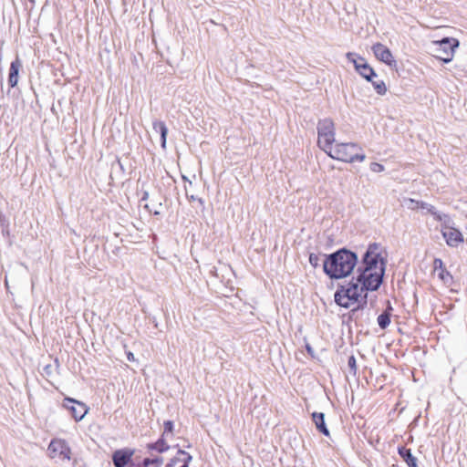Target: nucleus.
I'll return each instance as SVG.
<instances>
[{
  "label": "nucleus",
  "instance_id": "nucleus-1",
  "mask_svg": "<svg viewBox=\"0 0 467 467\" xmlns=\"http://www.w3.org/2000/svg\"><path fill=\"white\" fill-rule=\"evenodd\" d=\"M386 261L379 244H370L357 268V276L345 285H340L335 293V302L345 308L357 303L363 306L367 304L368 291L379 288L385 273Z\"/></svg>",
  "mask_w": 467,
  "mask_h": 467
},
{
  "label": "nucleus",
  "instance_id": "nucleus-2",
  "mask_svg": "<svg viewBox=\"0 0 467 467\" xmlns=\"http://www.w3.org/2000/svg\"><path fill=\"white\" fill-rule=\"evenodd\" d=\"M323 270L331 279H340L348 276L358 264L355 253L342 248L329 254L324 255Z\"/></svg>",
  "mask_w": 467,
  "mask_h": 467
},
{
  "label": "nucleus",
  "instance_id": "nucleus-3",
  "mask_svg": "<svg viewBox=\"0 0 467 467\" xmlns=\"http://www.w3.org/2000/svg\"><path fill=\"white\" fill-rule=\"evenodd\" d=\"M326 153L333 159L346 162L363 161L366 158L356 143H337L333 145Z\"/></svg>",
  "mask_w": 467,
  "mask_h": 467
},
{
  "label": "nucleus",
  "instance_id": "nucleus-4",
  "mask_svg": "<svg viewBox=\"0 0 467 467\" xmlns=\"http://www.w3.org/2000/svg\"><path fill=\"white\" fill-rule=\"evenodd\" d=\"M317 144L325 152L329 150L335 141V125L331 119H320L317 123Z\"/></svg>",
  "mask_w": 467,
  "mask_h": 467
},
{
  "label": "nucleus",
  "instance_id": "nucleus-5",
  "mask_svg": "<svg viewBox=\"0 0 467 467\" xmlns=\"http://www.w3.org/2000/svg\"><path fill=\"white\" fill-rule=\"evenodd\" d=\"M459 41L455 38L444 37L440 41L432 42V51L434 56L444 63L452 60L455 48L458 47Z\"/></svg>",
  "mask_w": 467,
  "mask_h": 467
},
{
  "label": "nucleus",
  "instance_id": "nucleus-6",
  "mask_svg": "<svg viewBox=\"0 0 467 467\" xmlns=\"http://www.w3.org/2000/svg\"><path fill=\"white\" fill-rule=\"evenodd\" d=\"M404 206L407 207V209L411 211H419L421 210L424 213H430L433 215L434 219L441 222L444 219H448V215L442 214L439 213L436 208L423 201L414 200L411 198H405L403 200Z\"/></svg>",
  "mask_w": 467,
  "mask_h": 467
},
{
  "label": "nucleus",
  "instance_id": "nucleus-7",
  "mask_svg": "<svg viewBox=\"0 0 467 467\" xmlns=\"http://www.w3.org/2000/svg\"><path fill=\"white\" fill-rule=\"evenodd\" d=\"M48 453L52 459H59L61 461H70L71 450L65 440L53 439L48 445Z\"/></svg>",
  "mask_w": 467,
  "mask_h": 467
},
{
  "label": "nucleus",
  "instance_id": "nucleus-8",
  "mask_svg": "<svg viewBox=\"0 0 467 467\" xmlns=\"http://www.w3.org/2000/svg\"><path fill=\"white\" fill-rule=\"evenodd\" d=\"M355 57L356 54L354 53L348 52L347 54L348 59L354 64L355 69L358 71V73L368 81H372V78L377 77L374 69L367 63L363 57H358L355 58Z\"/></svg>",
  "mask_w": 467,
  "mask_h": 467
},
{
  "label": "nucleus",
  "instance_id": "nucleus-9",
  "mask_svg": "<svg viewBox=\"0 0 467 467\" xmlns=\"http://www.w3.org/2000/svg\"><path fill=\"white\" fill-rule=\"evenodd\" d=\"M441 222L444 223V225L442 226L441 229V234L446 241V244L449 246L457 247L461 243L463 242V236L462 233L458 229L451 227L448 224L451 222L449 216L448 219L443 218Z\"/></svg>",
  "mask_w": 467,
  "mask_h": 467
},
{
  "label": "nucleus",
  "instance_id": "nucleus-10",
  "mask_svg": "<svg viewBox=\"0 0 467 467\" xmlns=\"http://www.w3.org/2000/svg\"><path fill=\"white\" fill-rule=\"evenodd\" d=\"M62 406L67 409L75 420H81L88 411V407L78 400L71 398H65Z\"/></svg>",
  "mask_w": 467,
  "mask_h": 467
},
{
  "label": "nucleus",
  "instance_id": "nucleus-11",
  "mask_svg": "<svg viewBox=\"0 0 467 467\" xmlns=\"http://www.w3.org/2000/svg\"><path fill=\"white\" fill-rule=\"evenodd\" d=\"M372 51L375 57L381 62L389 67H396L397 62L394 59L391 51L383 44L376 43L372 46Z\"/></svg>",
  "mask_w": 467,
  "mask_h": 467
},
{
  "label": "nucleus",
  "instance_id": "nucleus-12",
  "mask_svg": "<svg viewBox=\"0 0 467 467\" xmlns=\"http://www.w3.org/2000/svg\"><path fill=\"white\" fill-rule=\"evenodd\" d=\"M134 455V450L130 448H124L117 450L112 454V462L115 467H126L131 462L132 456Z\"/></svg>",
  "mask_w": 467,
  "mask_h": 467
},
{
  "label": "nucleus",
  "instance_id": "nucleus-13",
  "mask_svg": "<svg viewBox=\"0 0 467 467\" xmlns=\"http://www.w3.org/2000/svg\"><path fill=\"white\" fill-rule=\"evenodd\" d=\"M434 272L437 273L438 277L447 286H451L453 282V277L449 271L444 267L443 262L440 258L434 259L433 262Z\"/></svg>",
  "mask_w": 467,
  "mask_h": 467
},
{
  "label": "nucleus",
  "instance_id": "nucleus-14",
  "mask_svg": "<svg viewBox=\"0 0 467 467\" xmlns=\"http://www.w3.org/2000/svg\"><path fill=\"white\" fill-rule=\"evenodd\" d=\"M22 67V62L18 57H16L14 61L11 62L9 68V76H8V84L11 88H14L17 85L18 82V73L20 68Z\"/></svg>",
  "mask_w": 467,
  "mask_h": 467
},
{
  "label": "nucleus",
  "instance_id": "nucleus-15",
  "mask_svg": "<svg viewBox=\"0 0 467 467\" xmlns=\"http://www.w3.org/2000/svg\"><path fill=\"white\" fill-rule=\"evenodd\" d=\"M312 420L317 429L323 433L325 436H329V431L325 423V415L322 412H314L312 414Z\"/></svg>",
  "mask_w": 467,
  "mask_h": 467
},
{
  "label": "nucleus",
  "instance_id": "nucleus-16",
  "mask_svg": "<svg viewBox=\"0 0 467 467\" xmlns=\"http://www.w3.org/2000/svg\"><path fill=\"white\" fill-rule=\"evenodd\" d=\"M152 128L156 132H159L161 135V147L162 149L166 148V139L168 134V129L165 123L161 120H154L152 122Z\"/></svg>",
  "mask_w": 467,
  "mask_h": 467
},
{
  "label": "nucleus",
  "instance_id": "nucleus-17",
  "mask_svg": "<svg viewBox=\"0 0 467 467\" xmlns=\"http://www.w3.org/2000/svg\"><path fill=\"white\" fill-rule=\"evenodd\" d=\"M399 454L406 462L409 467H417V459L411 453L410 449L405 447L399 448Z\"/></svg>",
  "mask_w": 467,
  "mask_h": 467
},
{
  "label": "nucleus",
  "instance_id": "nucleus-18",
  "mask_svg": "<svg viewBox=\"0 0 467 467\" xmlns=\"http://www.w3.org/2000/svg\"><path fill=\"white\" fill-rule=\"evenodd\" d=\"M165 437H162L161 439H159L156 442L154 443H150L147 445L148 449L149 450H154L160 453L161 452H164L166 451L169 450L170 446L167 444L165 439Z\"/></svg>",
  "mask_w": 467,
  "mask_h": 467
},
{
  "label": "nucleus",
  "instance_id": "nucleus-19",
  "mask_svg": "<svg viewBox=\"0 0 467 467\" xmlns=\"http://www.w3.org/2000/svg\"><path fill=\"white\" fill-rule=\"evenodd\" d=\"M163 464L162 457H156L153 459L145 458L140 467H161Z\"/></svg>",
  "mask_w": 467,
  "mask_h": 467
},
{
  "label": "nucleus",
  "instance_id": "nucleus-20",
  "mask_svg": "<svg viewBox=\"0 0 467 467\" xmlns=\"http://www.w3.org/2000/svg\"><path fill=\"white\" fill-rule=\"evenodd\" d=\"M378 324L380 328H387L390 324V313L383 312L381 315H379L378 317Z\"/></svg>",
  "mask_w": 467,
  "mask_h": 467
},
{
  "label": "nucleus",
  "instance_id": "nucleus-21",
  "mask_svg": "<svg viewBox=\"0 0 467 467\" xmlns=\"http://www.w3.org/2000/svg\"><path fill=\"white\" fill-rule=\"evenodd\" d=\"M373 85L374 89L379 95H384L387 92V87L383 80H373L370 81Z\"/></svg>",
  "mask_w": 467,
  "mask_h": 467
},
{
  "label": "nucleus",
  "instance_id": "nucleus-22",
  "mask_svg": "<svg viewBox=\"0 0 467 467\" xmlns=\"http://www.w3.org/2000/svg\"><path fill=\"white\" fill-rule=\"evenodd\" d=\"M325 254H323L324 256ZM322 254L311 253L309 254V264L314 267L317 268L320 265Z\"/></svg>",
  "mask_w": 467,
  "mask_h": 467
},
{
  "label": "nucleus",
  "instance_id": "nucleus-23",
  "mask_svg": "<svg viewBox=\"0 0 467 467\" xmlns=\"http://www.w3.org/2000/svg\"><path fill=\"white\" fill-rule=\"evenodd\" d=\"M173 431V422L171 420H167L164 422V431L162 433V437H166L169 434L172 435Z\"/></svg>",
  "mask_w": 467,
  "mask_h": 467
},
{
  "label": "nucleus",
  "instance_id": "nucleus-24",
  "mask_svg": "<svg viewBox=\"0 0 467 467\" xmlns=\"http://www.w3.org/2000/svg\"><path fill=\"white\" fill-rule=\"evenodd\" d=\"M348 366L349 368L350 372L353 375H356L357 373V364H356V358L354 356H350L348 360Z\"/></svg>",
  "mask_w": 467,
  "mask_h": 467
},
{
  "label": "nucleus",
  "instance_id": "nucleus-25",
  "mask_svg": "<svg viewBox=\"0 0 467 467\" xmlns=\"http://www.w3.org/2000/svg\"><path fill=\"white\" fill-rule=\"evenodd\" d=\"M370 171H371V172H374V173H379V172L384 171V167L380 163L372 162L370 164Z\"/></svg>",
  "mask_w": 467,
  "mask_h": 467
},
{
  "label": "nucleus",
  "instance_id": "nucleus-26",
  "mask_svg": "<svg viewBox=\"0 0 467 467\" xmlns=\"http://www.w3.org/2000/svg\"><path fill=\"white\" fill-rule=\"evenodd\" d=\"M178 452L183 456V459L182 460L183 462V464L188 465L191 462V461L192 460V455H190L188 452H186L182 450H179Z\"/></svg>",
  "mask_w": 467,
  "mask_h": 467
},
{
  "label": "nucleus",
  "instance_id": "nucleus-27",
  "mask_svg": "<svg viewBox=\"0 0 467 467\" xmlns=\"http://www.w3.org/2000/svg\"><path fill=\"white\" fill-rule=\"evenodd\" d=\"M393 311V308H392V306L390 304L389 301L387 302V308L384 312H389L391 314V312Z\"/></svg>",
  "mask_w": 467,
  "mask_h": 467
},
{
  "label": "nucleus",
  "instance_id": "nucleus-28",
  "mask_svg": "<svg viewBox=\"0 0 467 467\" xmlns=\"http://www.w3.org/2000/svg\"><path fill=\"white\" fill-rule=\"evenodd\" d=\"M127 357H128V359L130 361H134L135 360L134 355L131 352L128 353Z\"/></svg>",
  "mask_w": 467,
  "mask_h": 467
},
{
  "label": "nucleus",
  "instance_id": "nucleus-29",
  "mask_svg": "<svg viewBox=\"0 0 467 467\" xmlns=\"http://www.w3.org/2000/svg\"><path fill=\"white\" fill-rule=\"evenodd\" d=\"M149 197V193L147 192H143V195L141 197V201H144V200H147Z\"/></svg>",
  "mask_w": 467,
  "mask_h": 467
},
{
  "label": "nucleus",
  "instance_id": "nucleus-30",
  "mask_svg": "<svg viewBox=\"0 0 467 467\" xmlns=\"http://www.w3.org/2000/svg\"><path fill=\"white\" fill-rule=\"evenodd\" d=\"M306 350L308 353H312V348L309 345L306 346Z\"/></svg>",
  "mask_w": 467,
  "mask_h": 467
},
{
  "label": "nucleus",
  "instance_id": "nucleus-31",
  "mask_svg": "<svg viewBox=\"0 0 467 467\" xmlns=\"http://www.w3.org/2000/svg\"><path fill=\"white\" fill-rule=\"evenodd\" d=\"M49 368H50V366H47V367L45 368V370H46L47 373H49Z\"/></svg>",
  "mask_w": 467,
  "mask_h": 467
},
{
  "label": "nucleus",
  "instance_id": "nucleus-32",
  "mask_svg": "<svg viewBox=\"0 0 467 467\" xmlns=\"http://www.w3.org/2000/svg\"><path fill=\"white\" fill-rule=\"evenodd\" d=\"M153 213H154L155 215H158V214H160V212H159V211H157V210H154Z\"/></svg>",
  "mask_w": 467,
  "mask_h": 467
},
{
  "label": "nucleus",
  "instance_id": "nucleus-33",
  "mask_svg": "<svg viewBox=\"0 0 467 467\" xmlns=\"http://www.w3.org/2000/svg\"><path fill=\"white\" fill-rule=\"evenodd\" d=\"M166 467H172L171 463L167 464Z\"/></svg>",
  "mask_w": 467,
  "mask_h": 467
}]
</instances>
